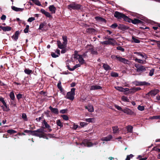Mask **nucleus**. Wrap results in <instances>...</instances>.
<instances>
[{
    "mask_svg": "<svg viewBox=\"0 0 160 160\" xmlns=\"http://www.w3.org/2000/svg\"><path fill=\"white\" fill-rule=\"evenodd\" d=\"M24 132L29 133L31 135L38 136L40 138H48L45 136L44 130L42 128H40L35 131L25 130Z\"/></svg>",
    "mask_w": 160,
    "mask_h": 160,
    "instance_id": "nucleus-1",
    "label": "nucleus"
},
{
    "mask_svg": "<svg viewBox=\"0 0 160 160\" xmlns=\"http://www.w3.org/2000/svg\"><path fill=\"white\" fill-rule=\"evenodd\" d=\"M68 7L69 9H72L73 10H82L83 9L82 6L74 2L69 5Z\"/></svg>",
    "mask_w": 160,
    "mask_h": 160,
    "instance_id": "nucleus-2",
    "label": "nucleus"
},
{
    "mask_svg": "<svg viewBox=\"0 0 160 160\" xmlns=\"http://www.w3.org/2000/svg\"><path fill=\"white\" fill-rule=\"evenodd\" d=\"M114 17L118 19H121L122 18L126 21H128V18L127 16L118 11H116L114 12Z\"/></svg>",
    "mask_w": 160,
    "mask_h": 160,
    "instance_id": "nucleus-3",
    "label": "nucleus"
},
{
    "mask_svg": "<svg viewBox=\"0 0 160 160\" xmlns=\"http://www.w3.org/2000/svg\"><path fill=\"white\" fill-rule=\"evenodd\" d=\"M135 67L136 69H135L136 71L140 73L139 74L142 72H144L146 70L147 68L144 66L138 64L135 65Z\"/></svg>",
    "mask_w": 160,
    "mask_h": 160,
    "instance_id": "nucleus-4",
    "label": "nucleus"
},
{
    "mask_svg": "<svg viewBox=\"0 0 160 160\" xmlns=\"http://www.w3.org/2000/svg\"><path fill=\"white\" fill-rule=\"evenodd\" d=\"M75 88H73L71 89V91L68 92L66 96V98L72 100L74 99V96L75 93Z\"/></svg>",
    "mask_w": 160,
    "mask_h": 160,
    "instance_id": "nucleus-5",
    "label": "nucleus"
},
{
    "mask_svg": "<svg viewBox=\"0 0 160 160\" xmlns=\"http://www.w3.org/2000/svg\"><path fill=\"white\" fill-rule=\"evenodd\" d=\"M0 101L3 104V105L1 106V107L3 109V111L6 112H8L10 110L9 107L7 105L6 103L4 100V98L1 97L0 98Z\"/></svg>",
    "mask_w": 160,
    "mask_h": 160,
    "instance_id": "nucleus-6",
    "label": "nucleus"
},
{
    "mask_svg": "<svg viewBox=\"0 0 160 160\" xmlns=\"http://www.w3.org/2000/svg\"><path fill=\"white\" fill-rule=\"evenodd\" d=\"M80 145L82 146L90 147L92 146L93 144L88 140H85L81 143H80Z\"/></svg>",
    "mask_w": 160,
    "mask_h": 160,
    "instance_id": "nucleus-7",
    "label": "nucleus"
},
{
    "mask_svg": "<svg viewBox=\"0 0 160 160\" xmlns=\"http://www.w3.org/2000/svg\"><path fill=\"white\" fill-rule=\"evenodd\" d=\"M129 22H131L133 24H137L138 23H141L142 22L140 20L137 19L135 18L134 19H132L128 18V21H126Z\"/></svg>",
    "mask_w": 160,
    "mask_h": 160,
    "instance_id": "nucleus-8",
    "label": "nucleus"
},
{
    "mask_svg": "<svg viewBox=\"0 0 160 160\" xmlns=\"http://www.w3.org/2000/svg\"><path fill=\"white\" fill-rule=\"evenodd\" d=\"M123 112L129 115H135L136 114L130 109L125 108L123 109Z\"/></svg>",
    "mask_w": 160,
    "mask_h": 160,
    "instance_id": "nucleus-9",
    "label": "nucleus"
},
{
    "mask_svg": "<svg viewBox=\"0 0 160 160\" xmlns=\"http://www.w3.org/2000/svg\"><path fill=\"white\" fill-rule=\"evenodd\" d=\"M75 58L78 59L79 62L81 64H83L85 62V61L83 59L82 56V55H75Z\"/></svg>",
    "mask_w": 160,
    "mask_h": 160,
    "instance_id": "nucleus-10",
    "label": "nucleus"
},
{
    "mask_svg": "<svg viewBox=\"0 0 160 160\" xmlns=\"http://www.w3.org/2000/svg\"><path fill=\"white\" fill-rule=\"evenodd\" d=\"M135 85L136 86H142V85H150V83L146 82H136Z\"/></svg>",
    "mask_w": 160,
    "mask_h": 160,
    "instance_id": "nucleus-11",
    "label": "nucleus"
},
{
    "mask_svg": "<svg viewBox=\"0 0 160 160\" xmlns=\"http://www.w3.org/2000/svg\"><path fill=\"white\" fill-rule=\"evenodd\" d=\"M67 67L68 69L70 71H73L76 68L80 67L81 66V64H78L74 66L73 68H70L69 66L68 63H66Z\"/></svg>",
    "mask_w": 160,
    "mask_h": 160,
    "instance_id": "nucleus-12",
    "label": "nucleus"
},
{
    "mask_svg": "<svg viewBox=\"0 0 160 160\" xmlns=\"http://www.w3.org/2000/svg\"><path fill=\"white\" fill-rule=\"evenodd\" d=\"M41 12L44 14L47 17L52 18V16L49 12L45 11L44 9H42L40 10Z\"/></svg>",
    "mask_w": 160,
    "mask_h": 160,
    "instance_id": "nucleus-13",
    "label": "nucleus"
},
{
    "mask_svg": "<svg viewBox=\"0 0 160 160\" xmlns=\"http://www.w3.org/2000/svg\"><path fill=\"white\" fill-rule=\"evenodd\" d=\"M57 44L58 47L60 49H63L66 48L67 46L61 42L60 40H58L57 41Z\"/></svg>",
    "mask_w": 160,
    "mask_h": 160,
    "instance_id": "nucleus-14",
    "label": "nucleus"
},
{
    "mask_svg": "<svg viewBox=\"0 0 160 160\" xmlns=\"http://www.w3.org/2000/svg\"><path fill=\"white\" fill-rule=\"evenodd\" d=\"M159 90L158 89L153 90L150 91L148 93V94L152 96H155L159 92Z\"/></svg>",
    "mask_w": 160,
    "mask_h": 160,
    "instance_id": "nucleus-15",
    "label": "nucleus"
},
{
    "mask_svg": "<svg viewBox=\"0 0 160 160\" xmlns=\"http://www.w3.org/2000/svg\"><path fill=\"white\" fill-rule=\"evenodd\" d=\"M134 53L136 54L138 56H140L142 58H143L145 59H146V58H147V56L146 54L144 53H142L141 52H134Z\"/></svg>",
    "mask_w": 160,
    "mask_h": 160,
    "instance_id": "nucleus-16",
    "label": "nucleus"
},
{
    "mask_svg": "<svg viewBox=\"0 0 160 160\" xmlns=\"http://www.w3.org/2000/svg\"><path fill=\"white\" fill-rule=\"evenodd\" d=\"M112 139V136L111 135H109L106 137L102 138L101 140L102 141H108L111 140Z\"/></svg>",
    "mask_w": 160,
    "mask_h": 160,
    "instance_id": "nucleus-17",
    "label": "nucleus"
},
{
    "mask_svg": "<svg viewBox=\"0 0 160 160\" xmlns=\"http://www.w3.org/2000/svg\"><path fill=\"white\" fill-rule=\"evenodd\" d=\"M43 124L45 126V127H44L43 128H47L48 130V132H50L52 130V129L50 128V126L48 124L47 122L45 120H44Z\"/></svg>",
    "mask_w": 160,
    "mask_h": 160,
    "instance_id": "nucleus-18",
    "label": "nucleus"
},
{
    "mask_svg": "<svg viewBox=\"0 0 160 160\" xmlns=\"http://www.w3.org/2000/svg\"><path fill=\"white\" fill-rule=\"evenodd\" d=\"M48 8L52 13H55L56 8L53 5L50 6Z\"/></svg>",
    "mask_w": 160,
    "mask_h": 160,
    "instance_id": "nucleus-19",
    "label": "nucleus"
},
{
    "mask_svg": "<svg viewBox=\"0 0 160 160\" xmlns=\"http://www.w3.org/2000/svg\"><path fill=\"white\" fill-rule=\"evenodd\" d=\"M116 58L119 61L123 62L124 63H128V61L124 58H122L121 57H116Z\"/></svg>",
    "mask_w": 160,
    "mask_h": 160,
    "instance_id": "nucleus-20",
    "label": "nucleus"
},
{
    "mask_svg": "<svg viewBox=\"0 0 160 160\" xmlns=\"http://www.w3.org/2000/svg\"><path fill=\"white\" fill-rule=\"evenodd\" d=\"M102 87L99 85H92L91 86V88H90V90H98V89H102Z\"/></svg>",
    "mask_w": 160,
    "mask_h": 160,
    "instance_id": "nucleus-21",
    "label": "nucleus"
},
{
    "mask_svg": "<svg viewBox=\"0 0 160 160\" xmlns=\"http://www.w3.org/2000/svg\"><path fill=\"white\" fill-rule=\"evenodd\" d=\"M108 44L113 45L116 43V42L115 39L112 38H108Z\"/></svg>",
    "mask_w": 160,
    "mask_h": 160,
    "instance_id": "nucleus-22",
    "label": "nucleus"
},
{
    "mask_svg": "<svg viewBox=\"0 0 160 160\" xmlns=\"http://www.w3.org/2000/svg\"><path fill=\"white\" fill-rule=\"evenodd\" d=\"M20 34V32L19 31L16 32L12 36V38L15 41H17L18 38V35Z\"/></svg>",
    "mask_w": 160,
    "mask_h": 160,
    "instance_id": "nucleus-23",
    "label": "nucleus"
},
{
    "mask_svg": "<svg viewBox=\"0 0 160 160\" xmlns=\"http://www.w3.org/2000/svg\"><path fill=\"white\" fill-rule=\"evenodd\" d=\"M103 67L104 70L106 71H108L112 70L111 68L107 63H103Z\"/></svg>",
    "mask_w": 160,
    "mask_h": 160,
    "instance_id": "nucleus-24",
    "label": "nucleus"
},
{
    "mask_svg": "<svg viewBox=\"0 0 160 160\" xmlns=\"http://www.w3.org/2000/svg\"><path fill=\"white\" fill-rule=\"evenodd\" d=\"M49 108L53 113L56 114L58 113V111L57 108H53L51 106L49 107Z\"/></svg>",
    "mask_w": 160,
    "mask_h": 160,
    "instance_id": "nucleus-25",
    "label": "nucleus"
},
{
    "mask_svg": "<svg viewBox=\"0 0 160 160\" xmlns=\"http://www.w3.org/2000/svg\"><path fill=\"white\" fill-rule=\"evenodd\" d=\"M12 9L16 12L22 11L23 10V8H17L14 6L12 7Z\"/></svg>",
    "mask_w": 160,
    "mask_h": 160,
    "instance_id": "nucleus-26",
    "label": "nucleus"
},
{
    "mask_svg": "<svg viewBox=\"0 0 160 160\" xmlns=\"http://www.w3.org/2000/svg\"><path fill=\"white\" fill-rule=\"evenodd\" d=\"M85 108L88 110V111L91 112H92L94 111V109L93 106L89 105L88 106H86Z\"/></svg>",
    "mask_w": 160,
    "mask_h": 160,
    "instance_id": "nucleus-27",
    "label": "nucleus"
},
{
    "mask_svg": "<svg viewBox=\"0 0 160 160\" xmlns=\"http://www.w3.org/2000/svg\"><path fill=\"white\" fill-rule=\"evenodd\" d=\"M2 29L4 31H9L11 30V27L8 26L2 27Z\"/></svg>",
    "mask_w": 160,
    "mask_h": 160,
    "instance_id": "nucleus-28",
    "label": "nucleus"
},
{
    "mask_svg": "<svg viewBox=\"0 0 160 160\" xmlns=\"http://www.w3.org/2000/svg\"><path fill=\"white\" fill-rule=\"evenodd\" d=\"M134 60L136 62H138V63L142 64L146 63V61H142L137 58H135Z\"/></svg>",
    "mask_w": 160,
    "mask_h": 160,
    "instance_id": "nucleus-29",
    "label": "nucleus"
},
{
    "mask_svg": "<svg viewBox=\"0 0 160 160\" xmlns=\"http://www.w3.org/2000/svg\"><path fill=\"white\" fill-rule=\"evenodd\" d=\"M113 133L114 134L118 133L119 132V128L117 126L112 127Z\"/></svg>",
    "mask_w": 160,
    "mask_h": 160,
    "instance_id": "nucleus-30",
    "label": "nucleus"
},
{
    "mask_svg": "<svg viewBox=\"0 0 160 160\" xmlns=\"http://www.w3.org/2000/svg\"><path fill=\"white\" fill-rule=\"evenodd\" d=\"M95 31V29L92 28H88L86 30V31L89 33H93Z\"/></svg>",
    "mask_w": 160,
    "mask_h": 160,
    "instance_id": "nucleus-31",
    "label": "nucleus"
},
{
    "mask_svg": "<svg viewBox=\"0 0 160 160\" xmlns=\"http://www.w3.org/2000/svg\"><path fill=\"white\" fill-rule=\"evenodd\" d=\"M128 132L132 133V132L133 127L131 125H128L127 127Z\"/></svg>",
    "mask_w": 160,
    "mask_h": 160,
    "instance_id": "nucleus-32",
    "label": "nucleus"
},
{
    "mask_svg": "<svg viewBox=\"0 0 160 160\" xmlns=\"http://www.w3.org/2000/svg\"><path fill=\"white\" fill-rule=\"evenodd\" d=\"M62 39L63 40V43L64 44L66 45L67 46V45L68 43V40L67 38V37L65 36H62Z\"/></svg>",
    "mask_w": 160,
    "mask_h": 160,
    "instance_id": "nucleus-33",
    "label": "nucleus"
},
{
    "mask_svg": "<svg viewBox=\"0 0 160 160\" xmlns=\"http://www.w3.org/2000/svg\"><path fill=\"white\" fill-rule=\"evenodd\" d=\"M122 100L125 102H129V100L128 98L126 96H123L121 98Z\"/></svg>",
    "mask_w": 160,
    "mask_h": 160,
    "instance_id": "nucleus-34",
    "label": "nucleus"
},
{
    "mask_svg": "<svg viewBox=\"0 0 160 160\" xmlns=\"http://www.w3.org/2000/svg\"><path fill=\"white\" fill-rule=\"evenodd\" d=\"M24 72L26 74L28 75L30 74L31 73H32V70H30L28 69H25L24 70Z\"/></svg>",
    "mask_w": 160,
    "mask_h": 160,
    "instance_id": "nucleus-35",
    "label": "nucleus"
},
{
    "mask_svg": "<svg viewBox=\"0 0 160 160\" xmlns=\"http://www.w3.org/2000/svg\"><path fill=\"white\" fill-rule=\"evenodd\" d=\"M10 98H11L12 101H13L15 99V95L13 92H10L9 95Z\"/></svg>",
    "mask_w": 160,
    "mask_h": 160,
    "instance_id": "nucleus-36",
    "label": "nucleus"
},
{
    "mask_svg": "<svg viewBox=\"0 0 160 160\" xmlns=\"http://www.w3.org/2000/svg\"><path fill=\"white\" fill-rule=\"evenodd\" d=\"M56 123L58 126H59L60 128L63 127L62 123L61 122L60 120H58L56 121Z\"/></svg>",
    "mask_w": 160,
    "mask_h": 160,
    "instance_id": "nucleus-37",
    "label": "nucleus"
},
{
    "mask_svg": "<svg viewBox=\"0 0 160 160\" xmlns=\"http://www.w3.org/2000/svg\"><path fill=\"white\" fill-rule=\"evenodd\" d=\"M89 51L91 53L93 54H97V51L94 50L91 47L89 49Z\"/></svg>",
    "mask_w": 160,
    "mask_h": 160,
    "instance_id": "nucleus-38",
    "label": "nucleus"
},
{
    "mask_svg": "<svg viewBox=\"0 0 160 160\" xmlns=\"http://www.w3.org/2000/svg\"><path fill=\"white\" fill-rule=\"evenodd\" d=\"M57 86L60 91H62V88L61 85V82L60 81H59L57 84Z\"/></svg>",
    "mask_w": 160,
    "mask_h": 160,
    "instance_id": "nucleus-39",
    "label": "nucleus"
},
{
    "mask_svg": "<svg viewBox=\"0 0 160 160\" xmlns=\"http://www.w3.org/2000/svg\"><path fill=\"white\" fill-rule=\"evenodd\" d=\"M115 88L117 90L120 92H123L124 88L122 87L117 86L115 87Z\"/></svg>",
    "mask_w": 160,
    "mask_h": 160,
    "instance_id": "nucleus-40",
    "label": "nucleus"
},
{
    "mask_svg": "<svg viewBox=\"0 0 160 160\" xmlns=\"http://www.w3.org/2000/svg\"><path fill=\"white\" fill-rule=\"evenodd\" d=\"M111 75L113 77H118V74L117 72H112L111 73Z\"/></svg>",
    "mask_w": 160,
    "mask_h": 160,
    "instance_id": "nucleus-41",
    "label": "nucleus"
},
{
    "mask_svg": "<svg viewBox=\"0 0 160 160\" xmlns=\"http://www.w3.org/2000/svg\"><path fill=\"white\" fill-rule=\"evenodd\" d=\"M7 132L8 133H9L11 134H12L13 133H16L17 132L14 130H12V129H10V130H8L7 131Z\"/></svg>",
    "mask_w": 160,
    "mask_h": 160,
    "instance_id": "nucleus-42",
    "label": "nucleus"
},
{
    "mask_svg": "<svg viewBox=\"0 0 160 160\" xmlns=\"http://www.w3.org/2000/svg\"><path fill=\"white\" fill-rule=\"evenodd\" d=\"M85 121L88 122H93L94 121V119L93 118H89L85 119Z\"/></svg>",
    "mask_w": 160,
    "mask_h": 160,
    "instance_id": "nucleus-43",
    "label": "nucleus"
},
{
    "mask_svg": "<svg viewBox=\"0 0 160 160\" xmlns=\"http://www.w3.org/2000/svg\"><path fill=\"white\" fill-rule=\"evenodd\" d=\"M132 39L135 43H139L140 42V41L138 39L133 37H132Z\"/></svg>",
    "mask_w": 160,
    "mask_h": 160,
    "instance_id": "nucleus-44",
    "label": "nucleus"
},
{
    "mask_svg": "<svg viewBox=\"0 0 160 160\" xmlns=\"http://www.w3.org/2000/svg\"><path fill=\"white\" fill-rule=\"evenodd\" d=\"M144 107L143 106H141L139 105L138 107V109L140 111H143L144 110Z\"/></svg>",
    "mask_w": 160,
    "mask_h": 160,
    "instance_id": "nucleus-45",
    "label": "nucleus"
},
{
    "mask_svg": "<svg viewBox=\"0 0 160 160\" xmlns=\"http://www.w3.org/2000/svg\"><path fill=\"white\" fill-rule=\"evenodd\" d=\"M22 118L25 120V121H27V115L26 114L24 113H23L22 114Z\"/></svg>",
    "mask_w": 160,
    "mask_h": 160,
    "instance_id": "nucleus-46",
    "label": "nucleus"
},
{
    "mask_svg": "<svg viewBox=\"0 0 160 160\" xmlns=\"http://www.w3.org/2000/svg\"><path fill=\"white\" fill-rule=\"evenodd\" d=\"M29 28V26L28 25H27L26 26V28L24 30V32L25 33H27L28 32Z\"/></svg>",
    "mask_w": 160,
    "mask_h": 160,
    "instance_id": "nucleus-47",
    "label": "nucleus"
},
{
    "mask_svg": "<svg viewBox=\"0 0 160 160\" xmlns=\"http://www.w3.org/2000/svg\"><path fill=\"white\" fill-rule=\"evenodd\" d=\"M154 69H153L151 70L149 73V75L150 76H152L154 74Z\"/></svg>",
    "mask_w": 160,
    "mask_h": 160,
    "instance_id": "nucleus-48",
    "label": "nucleus"
},
{
    "mask_svg": "<svg viewBox=\"0 0 160 160\" xmlns=\"http://www.w3.org/2000/svg\"><path fill=\"white\" fill-rule=\"evenodd\" d=\"M62 117L63 119L65 120H68V116L65 115H63L62 116Z\"/></svg>",
    "mask_w": 160,
    "mask_h": 160,
    "instance_id": "nucleus-49",
    "label": "nucleus"
},
{
    "mask_svg": "<svg viewBox=\"0 0 160 160\" xmlns=\"http://www.w3.org/2000/svg\"><path fill=\"white\" fill-rule=\"evenodd\" d=\"M51 55L52 57L53 58H56L58 57L59 56L58 55H56L54 52H52L51 53Z\"/></svg>",
    "mask_w": 160,
    "mask_h": 160,
    "instance_id": "nucleus-50",
    "label": "nucleus"
},
{
    "mask_svg": "<svg viewBox=\"0 0 160 160\" xmlns=\"http://www.w3.org/2000/svg\"><path fill=\"white\" fill-rule=\"evenodd\" d=\"M136 92V91L135 90L134 88H132L130 89L129 92V93H133L135 92Z\"/></svg>",
    "mask_w": 160,
    "mask_h": 160,
    "instance_id": "nucleus-51",
    "label": "nucleus"
},
{
    "mask_svg": "<svg viewBox=\"0 0 160 160\" xmlns=\"http://www.w3.org/2000/svg\"><path fill=\"white\" fill-rule=\"evenodd\" d=\"M115 108H117L118 110L120 111H121L123 112V109H122L120 107L118 106L117 105H115Z\"/></svg>",
    "mask_w": 160,
    "mask_h": 160,
    "instance_id": "nucleus-52",
    "label": "nucleus"
},
{
    "mask_svg": "<svg viewBox=\"0 0 160 160\" xmlns=\"http://www.w3.org/2000/svg\"><path fill=\"white\" fill-rule=\"evenodd\" d=\"M35 20V18H33V17H31V18H29L28 20V22H32V21H34V20Z\"/></svg>",
    "mask_w": 160,
    "mask_h": 160,
    "instance_id": "nucleus-53",
    "label": "nucleus"
},
{
    "mask_svg": "<svg viewBox=\"0 0 160 160\" xmlns=\"http://www.w3.org/2000/svg\"><path fill=\"white\" fill-rule=\"evenodd\" d=\"M118 26V25L116 23L112 24L111 26V27L112 28H115Z\"/></svg>",
    "mask_w": 160,
    "mask_h": 160,
    "instance_id": "nucleus-54",
    "label": "nucleus"
},
{
    "mask_svg": "<svg viewBox=\"0 0 160 160\" xmlns=\"http://www.w3.org/2000/svg\"><path fill=\"white\" fill-rule=\"evenodd\" d=\"M117 49L120 51H121L122 52H124V49L120 46L117 47Z\"/></svg>",
    "mask_w": 160,
    "mask_h": 160,
    "instance_id": "nucleus-55",
    "label": "nucleus"
},
{
    "mask_svg": "<svg viewBox=\"0 0 160 160\" xmlns=\"http://www.w3.org/2000/svg\"><path fill=\"white\" fill-rule=\"evenodd\" d=\"M22 97V95L20 94H18L17 95V98L18 100L21 98Z\"/></svg>",
    "mask_w": 160,
    "mask_h": 160,
    "instance_id": "nucleus-56",
    "label": "nucleus"
},
{
    "mask_svg": "<svg viewBox=\"0 0 160 160\" xmlns=\"http://www.w3.org/2000/svg\"><path fill=\"white\" fill-rule=\"evenodd\" d=\"M87 125V123L85 122H81L80 123V125L82 127H83Z\"/></svg>",
    "mask_w": 160,
    "mask_h": 160,
    "instance_id": "nucleus-57",
    "label": "nucleus"
},
{
    "mask_svg": "<svg viewBox=\"0 0 160 160\" xmlns=\"http://www.w3.org/2000/svg\"><path fill=\"white\" fill-rule=\"evenodd\" d=\"M62 49V50H61V53H64L66 52V51H67L66 48H63V49Z\"/></svg>",
    "mask_w": 160,
    "mask_h": 160,
    "instance_id": "nucleus-58",
    "label": "nucleus"
},
{
    "mask_svg": "<svg viewBox=\"0 0 160 160\" xmlns=\"http://www.w3.org/2000/svg\"><path fill=\"white\" fill-rule=\"evenodd\" d=\"M78 125H75L74 123L73 124V126L72 127V128L73 129H75V130H76L77 129V128H78Z\"/></svg>",
    "mask_w": 160,
    "mask_h": 160,
    "instance_id": "nucleus-59",
    "label": "nucleus"
},
{
    "mask_svg": "<svg viewBox=\"0 0 160 160\" xmlns=\"http://www.w3.org/2000/svg\"><path fill=\"white\" fill-rule=\"evenodd\" d=\"M101 43L103 45H108V41H105L103 42H101Z\"/></svg>",
    "mask_w": 160,
    "mask_h": 160,
    "instance_id": "nucleus-60",
    "label": "nucleus"
},
{
    "mask_svg": "<svg viewBox=\"0 0 160 160\" xmlns=\"http://www.w3.org/2000/svg\"><path fill=\"white\" fill-rule=\"evenodd\" d=\"M6 19V16L5 15H3L1 17V19L2 20H4Z\"/></svg>",
    "mask_w": 160,
    "mask_h": 160,
    "instance_id": "nucleus-61",
    "label": "nucleus"
},
{
    "mask_svg": "<svg viewBox=\"0 0 160 160\" xmlns=\"http://www.w3.org/2000/svg\"><path fill=\"white\" fill-rule=\"evenodd\" d=\"M158 116H153L152 117H150V118L151 119H158Z\"/></svg>",
    "mask_w": 160,
    "mask_h": 160,
    "instance_id": "nucleus-62",
    "label": "nucleus"
},
{
    "mask_svg": "<svg viewBox=\"0 0 160 160\" xmlns=\"http://www.w3.org/2000/svg\"><path fill=\"white\" fill-rule=\"evenodd\" d=\"M67 111L66 109H62L60 111V112L61 113H64Z\"/></svg>",
    "mask_w": 160,
    "mask_h": 160,
    "instance_id": "nucleus-63",
    "label": "nucleus"
},
{
    "mask_svg": "<svg viewBox=\"0 0 160 160\" xmlns=\"http://www.w3.org/2000/svg\"><path fill=\"white\" fill-rule=\"evenodd\" d=\"M44 27V24L43 23L41 24L39 27V29H42Z\"/></svg>",
    "mask_w": 160,
    "mask_h": 160,
    "instance_id": "nucleus-64",
    "label": "nucleus"
}]
</instances>
